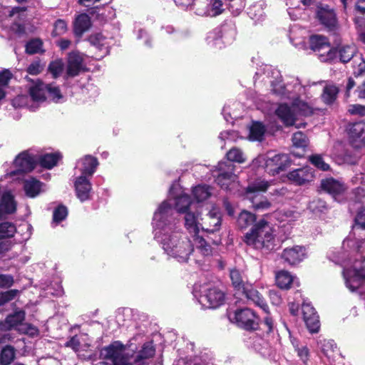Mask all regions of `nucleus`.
I'll return each mask as SVG.
<instances>
[{
    "label": "nucleus",
    "mask_w": 365,
    "mask_h": 365,
    "mask_svg": "<svg viewBox=\"0 0 365 365\" xmlns=\"http://www.w3.org/2000/svg\"><path fill=\"white\" fill-rule=\"evenodd\" d=\"M255 77H262V81L270 83L273 93L292 101L291 107L281 103L275 110L277 116L286 126L295 125L299 117L313 113L312 106L302 99L303 96L307 97V88L301 85L298 78H292L284 85L282 83L279 71L269 65H265L257 72Z\"/></svg>",
    "instance_id": "1"
},
{
    "label": "nucleus",
    "mask_w": 365,
    "mask_h": 365,
    "mask_svg": "<svg viewBox=\"0 0 365 365\" xmlns=\"http://www.w3.org/2000/svg\"><path fill=\"white\" fill-rule=\"evenodd\" d=\"M152 225L154 238L164 252L180 263L187 262L195 245L176 227L171 206L167 201L163 202L154 212Z\"/></svg>",
    "instance_id": "2"
},
{
    "label": "nucleus",
    "mask_w": 365,
    "mask_h": 365,
    "mask_svg": "<svg viewBox=\"0 0 365 365\" xmlns=\"http://www.w3.org/2000/svg\"><path fill=\"white\" fill-rule=\"evenodd\" d=\"M356 200L365 204V190L357 187L355 190ZM365 236V209L361 210L355 217V225L352 227V233L344 241V247H348L356 252L358 257L351 263V259L338 262L344 264L343 275L346 287L351 292L358 291L365 299V239L356 238Z\"/></svg>",
    "instance_id": "3"
},
{
    "label": "nucleus",
    "mask_w": 365,
    "mask_h": 365,
    "mask_svg": "<svg viewBox=\"0 0 365 365\" xmlns=\"http://www.w3.org/2000/svg\"><path fill=\"white\" fill-rule=\"evenodd\" d=\"M245 242L265 253L274 250L278 246L274 227L264 219L259 220L252 225L245 236Z\"/></svg>",
    "instance_id": "4"
},
{
    "label": "nucleus",
    "mask_w": 365,
    "mask_h": 365,
    "mask_svg": "<svg viewBox=\"0 0 365 365\" xmlns=\"http://www.w3.org/2000/svg\"><path fill=\"white\" fill-rule=\"evenodd\" d=\"M46 93H48L49 97L56 103L63 99V96L58 87L37 81L30 87L29 96H18L12 101V105L16 108L26 107L31 110H35L46 100Z\"/></svg>",
    "instance_id": "5"
},
{
    "label": "nucleus",
    "mask_w": 365,
    "mask_h": 365,
    "mask_svg": "<svg viewBox=\"0 0 365 365\" xmlns=\"http://www.w3.org/2000/svg\"><path fill=\"white\" fill-rule=\"evenodd\" d=\"M184 215V225L187 231L192 235L195 245L197 250L205 256L212 254V249L211 246L199 235L202 227V219L200 217V206L195 209L187 212Z\"/></svg>",
    "instance_id": "6"
},
{
    "label": "nucleus",
    "mask_w": 365,
    "mask_h": 365,
    "mask_svg": "<svg viewBox=\"0 0 365 365\" xmlns=\"http://www.w3.org/2000/svg\"><path fill=\"white\" fill-rule=\"evenodd\" d=\"M235 165L227 161H220L214 170L212 175L216 183L222 189L234 191L239 187L237 176L234 173Z\"/></svg>",
    "instance_id": "7"
},
{
    "label": "nucleus",
    "mask_w": 365,
    "mask_h": 365,
    "mask_svg": "<svg viewBox=\"0 0 365 365\" xmlns=\"http://www.w3.org/2000/svg\"><path fill=\"white\" fill-rule=\"evenodd\" d=\"M94 365H129L125 356V347L119 341L101 349L100 361Z\"/></svg>",
    "instance_id": "8"
},
{
    "label": "nucleus",
    "mask_w": 365,
    "mask_h": 365,
    "mask_svg": "<svg viewBox=\"0 0 365 365\" xmlns=\"http://www.w3.org/2000/svg\"><path fill=\"white\" fill-rule=\"evenodd\" d=\"M269 186V182L259 179L251 182L246 188L245 196L251 201L255 210H267L271 207V203L267 199L259 195L260 192L267 191Z\"/></svg>",
    "instance_id": "9"
},
{
    "label": "nucleus",
    "mask_w": 365,
    "mask_h": 365,
    "mask_svg": "<svg viewBox=\"0 0 365 365\" xmlns=\"http://www.w3.org/2000/svg\"><path fill=\"white\" fill-rule=\"evenodd\" d=\"M166 201L170 205L171 208H173V204L170 201H173L175 208L180 214H185L198 207L197 203L191 200L190 197L184 192L182 187L178 183H173L171 185L169 190L168 199L163 202ZM172 210L173 211V209ZM173 217H174L173 215Z\"/></svg>",
    "instance_id": "10"
},
{
    "label": "nucleus",
    "mask_w": 365,
    "mask_h": 365,
    "mask_svg": "<svg viewBox=\"0 0 365 365\" xmlns=\"http://www.w3.org/2000/svg\"><path fill=\"white\" fill-rule=\"evenodd\" d=\"M199 292L198 301L205 308L215 309L225 302V292L216 286L205 284L200 287Z\"/></svg>",
    "instance_id": "11"
},
{
    "label": "nucleus",
    "mask_w": 365,
    "mask_h": 365,
    "mask_svg": "<svg viewBox=\"0 0 365 365\" xmlns=\"http://www.w3.org/2000/svg\"><path fill=\"white\" fill-rule=\"evenodd\" d=\"M230 322L247 331L255 330L259 326V319L249 308L237 309L227 314Z\"/></svg>",
    "instance_id": "12"
},
{
    "label": "nucleus",
    "mask_w": 365,
    "mask_h": 365,
    "mask_svg": "<svg viewBox=\"0 0 365 365\" xmlns=\"http://www.w3.org/2000/svg\"><path fill=\"white\" fill-rule=\"evenodd\" d=\"M235 30L232 25H224L209 32L206 37L207 44L221 48L225 43H230L235 36Z\"/></svg>",
    "instance_id": "13"
},
{
    "label": "nucleus",
    "mask_w": 365,
    "mask_h": 365,
    "mask_svg": "<svg viewBox=\"0 0 365 365\" xmlns=\"http://www.w3.org/2000/svg\"><path fill=\"white\" fill-rule=\"evenodd\" d=\"M309 43L311 48L319 53L322 61H331L336 56V51L331 48L327 38L324 36H312L309 38Z\"/></svg>",
    "instance_id": "14"
},
{
    "label": "nucleus",
    "mask_w": 365,
    "mask_h": 365,
    "mask_svg": "<svg viewBox=\"0 0 365 365\" xmlns=\"http://www.w3.org/2000/svg\"><path fill=\"white\" fill-rule=\"evenodd\" d=\"M321 186L334 200L342 202L346 199L347 187L339 180L332 178H327L322 181Z\"/></svg>",
    "instance_id": "15"
},
{
    "label": "nucleus",
    "mask_w": 365,
    "mask_h": 365,
    "mask_svg": "<svg viewBox=\"0 0 365 365\" xmlns=\"http://www.w3.org/2000/svg\"><path fill=\"white\" fill-rule=\"evenodd\" d=\"M225 11L222 0H206L205 2H198L195 7V14L200 16L216 17Z\"/></svg>",
    "instance_id": "16"
},
{
    "label": "nucleus",
    "mask_w": 365,
    "mask_h": 365,
    "mask_svg": "<svg viewBox=\"0 0 365 365\" xmlns=\"http://www.w3.org/2000/svg\"><path fill=\"white\" fill-rule=\"evenodd\" d=\"M36 164V160L34 156L27 151H24L19 154L14 161L15 169L6 173V175L11 177L15 176L19 173H26L31 171Z\"/></svg>",
    "instance_id": "17"
},
{
    "label": "nucleus",
    "mask_w": 365,
    "mask_h": 365,
    "mask_svg": "<svg viewBox=\"0 0 365 365\" xmlns=\"http://www.w3.org/2000/svg\"><path fill=\"white\" fill-rule=\"evenodd\" d=\"M351 144L355 148L365 145V123H351L346 128Z\"/></svg>",
    "instance_id": "18"
},
{
    "label": "nucleus",
    "mask_w": 365,
    "mask_h": 365,
    "mask_svg": "<svg viewBox=\"0 0 365 365\" xmlns=\"http://www.w3.org/2000/svg\"><path fill=\"white\" fill-rule=\"evenodd\" d=\"M289 158L286 154L267 153V171L274 175L289 165Z\"/></svg>",
    "instance_id": "19"
},
{
    "label": "nucleus",
    "mask_w": 365,
    "mask_h": 365,
    "mask_svg": "<svg viewBox=\"0 0 365 365\" xmlns=\"http://www.w3.org/2000/svg\"><path fill=\"white\" fill-rule=\"evenodd\" d=\"M221 227V214L217 207L212 210L202 219L201 230L207 233H214L220 230Z\"/></svg>",
    "instance_id": "20"
},
{
    "label": "nucleus",
    "mask_w": 365,
    "mask_h": 365,
    "mask_svg": "<svg viewBox=\"0 0 365 365\" xmlns=\"http://www.w3.org/2000/svg\"><path fill=\"white\" fill-rule=\"evenodd\" d=\"M287 176L292 183L302 185L314 180V172L309 166H305L289 172Z\"/></svg>",
    "instance_id": "21"
},
{
    "label": "nucleus",
    "mask_w": 365,
    "mask_h": 365,
    "mask_svg": "<svg viewBox=\"0 0 365 365\" xmlns=\"http://www.w3.org/2000/svg\"><path fill=\"white\" fill-rule=\"evenodd\" d=\"M302 312L303 319L309 331L311 333L318 332L320 324L319 316L317 315L314 308L309 303L303 302L302 306Z\"/></svg>",
    "instance_id": "22"
},
{
    "label": "nucleus",
    "mask_w": 365,
    "mask_h": 365,
    "mask_svg": "<svg viewBox=\"0 0 365 365\" xmlns=\"http://www.w3.org/2000/svg\"><path fill=\"white\" fill-rule=\"evenodd\" d=\"M90 178L91 177H86V175H79L75 178V191L78 199L81 202L86 201L91 197L92 185Z\"/></svg>",
    "instance_id": "23"
},
{
    "label": "nucleus",
    "mask_w": 365,
    "mask_h": 365,
    "mask_svg": "<svg viewBox=\"0 0 365 365\" xmlns=\"http://www.w3.org/2000/svg\"><path fill=\"white\" fill-rule=\"evenodd\" d=\"M306 257L307 252L305 247L299 245L287 247L282 253V258L291 265L299 264Z\"/></svg>",
    "instance_id": "24"
},
{
    "label": "nucleus",
    "mask_w": 365,
    "mask_h": 365,
    "mask_svg": "<svg viewBox=\"0 0 365 365\" xmlns=\"http://www.w3.org/2000/svg\"><path fill=\"white\" fill-rule=\"evenodd\" d=\"M155 354V349L151 343H145L142 349L138 351L133 359L127 357V363L129 365H148L147 360Z\"/></svg>",
    "instance_id": "25"
},
{
    "label": "nucleus",
    "mask_w": 365,
    "mask_h": 365,
    "mask_svg": "<svg viewBox=\"0 0 365 365\" xmlns=\"http://www.w3.org/2000/svg\"><path fill=\"white\" fill-rule=\"evenodd\" d=\"M320 23L329 30H334L337 26V20L334 10L328 6H319L317 13Z\"/></svg>",
    "instance_id": "26"
},
{
    "label": "nucleus",
    "mask_w": 365,
    "mask_h": 365,
    "mask_svg": "<svg viewBox=\"0 0 365 365\" xmlns=\"http://www.w3.org/2000/svg\"><path fill=\"white\" fill-rule=\"evenodd\" d=\"M98 165V163L96 158L86 155L77 161L76 170L80 173V175L91 178L96 172Z\"/></svg>",
    "instance_id": "27"
},
{
    "label": "nucleus",
    "mask_w": 365,
    "mask_h": 365,
    "mask_svg": "<svg viewBox=\"0 0 365 365\" xmlns=\"http://www.w3.org/2000/svg\"><path fill=\"white\" fill-rule=\"evenodd\" d=\"M25 312L22 310L16 311L14 314L9 315L4 322H0V330L15 329L18 331L20 324H24Z\"/></svg>",
    "instance_id": "28"
},
{
    "label": "nucleus",
    "mask_w": 365,
    "mask_h": 365,
    "mask_svg": "<svg viewBox=\"0 0 365 365\" xmlns=\"http://www.w3.org/2000/svg\"><path fill=\"white\" fill-rule=\"evenodd\" d=\"M83 57L77 52H71L68 57L66 68L67 75L70 77H74L79 74L83 69Z\"/></svg>",
    "instance_id": "29"
},
{
    "label": "nucleus",
    "mask_w": 365,
    "mask_h": 365,
    "mask_svg": "<svg viewBox=\"0 0 365 365\" xmlns=\"http://www.w3.org/2000/svg\"><path fill=\"white\" fill-rule=\"evenodd\" d=\"M242 291L248 300L259 307L265 313H268V305L259 292L254 289L251 284H248Z\"/></svg>",
    "instance_id": "30"
},
{
    "label": "nucleus",
    "mask_w": 365,
    "mask_h": 365,
    "mask_svg": "<svg viewBox=\"0 0 365 365\" xmlns=\"http://www.w3.org/2000/svg\"><path fill=\"white\" fill-rule=\"evenodd\" d=\"M276 284L282 289H289L293 284L299 286V282L295 276L285 270H281L276 273Z\"/></svg>",
    "instance_id": "31"
},
{
    "label": "nucleus",
    "mask_w": 365,
    "mask_h": 365,
    "mask_svg": "<svg viewBox=\"0 0 365 365\" xmlns=\"http://www.w3.org/2000/svg\"><path fill=\"white\" fill-rule=\"evenodd\" d=\"M43 185L39 180L29 178L24 182V190L27 197L34 198L43 191Z\"/></svg>",
    "instance_id": "32"
},
{
    "label": "nucleus",
    "mask_w": 365,
    "mask_h": 365,
    "mask_svg": "<svg viewBox=\"0 0 365 365\" xmlns=\"http://www.w3.org/2000/svg\"><path fill=\"white\" fill-rule=\"evenodd\" d=\"M89 42L101 52V54L99 56L100 58L109 53L110 43L101 34L91 35L89 37Z\"/></svg>",
    "instance_id": "33"
},
{
    "label": "nucleus",
    "mask_w": 365,
    "mask_h": 365,
    "mask_svg": "<svg viewBox=\"0 0 365 365\" xmlns=\"http://www.w3.org/2000/svg\"><path fill=\"white\" fill-rule=\"evenodd\" d=\"M212 187L207 185H197L192 187V194L200 206L199 203L208 199L212 195Z\"/></svg>",
    "instance_id": "34"
},
{
    "label": "nucleus",
    "mask_w": 365,
    "mask_h": 365,
    "mask_svg": "<svg viewBox=\"0 0 365 365\" xmlns=\"http://www.w3.org/2000/svg\"><path fill=\"white\" fill-rule=\"evenodd\" d=\"M230 277L232 286L237 290L242 291L248 284L243 272L238 269H231L230 271Z\"/></svg>",
    "instance_id": "35"
},
{
    "label": "nucleus",
    "mask_w": 365,
    "mask_h": 365,
    "mask_svg": "<svg viewBox=\"0 0 365 365\" xmlns=\"http://www.w3.org/2000/svg\"><path fill=\"white\" fill-rule=\"evenodd\" d=\"M90 26L89 16L86 14H80L74 22V32L76 35L81 36L89 29Z\"/></svg>",
    "instance_id": "36"
},
{
    "label": "nucleus",
    "mask_w": 365,
    "mask_h": 365,
    "mask_svg": "<svg viewBox=\"0 0 365 365\" xmlns=\"http://www.w3.org/2000/svg\"><path fill=\"white\" fill-rule=\"evenodd\" d=\"M265 133L264 126L259 122H253L249 128L248 139L251 141H261Z\"/></svg>",
    "instance_id": "37"
},
{
    "label": "nucleus",
    "mask_w": 365,
    "mask_h": 365,
    "mask_svg": "<svg viewBox=\"0 0 365 365\" xmlns=\"http://www.w3.org/2000/svg\"><path fill=\"white\" fill-rule=\"evenodd\" d=\"M61 158L59 153H46L39 158V163L42 167L51 169L56 165Z\"/></svg>",
    "instance_id": "38"
},
{
    "label": "nucleus",
    "mask_w": 365,
    "mask_h": 365,
    "mask_svg": "<svg viewBox=\"0 0 365 365\" xmlns=\"http://www.w3.org/2000/svg\"><path fill=\"white\" fill-rule=\"evenodd\" d=\"M338 93L339 89L335 85L327 83L323 88L322 100L325 103L331 104L336 100Z\"/></svg>",
    "instance_id": "39"
},
{
    "label": "nucleus",
    "mask_w": 365,
    "mask_h": 365,
    "mask_svg": "<svg viewBox=\"0 0 365 365\" xmlns=\"http://www.w3.org/2000/svg\"><path fill=\"white\" fill-rule=\"evenodd\" d=\"M275 215L278 220L287 223L297 220L300 216L299 212L291 209L281 210L277 212Z\"/></svg>",
    "instance_id": "40"
},
{
    "label": "nucleus",
    "mask_w": 365,
    "mask_h": 365,
    "mask_svg": "<svg viewBox=\"0 0 365 365\" xmlns=\"http://www.w3.org/2000/svg\"><path fill=\"white\" fill-rule=\"evenodd\" d=\"M357 48L354 45H346L339 48L338 53L340 61L343 63L349 61L356 53Z\"/></svg>",
    "instance_id": "41"
},
{
    "label": "nucleus",
    "mask_w": 365,
    "mask_h": 365,
    "mask_svg": "<svg viewBox=\"0 0 365 365\" xmlns=\"http://www.w3.org/2000/svg\"><path fill=\"white\" fill-rule=\"evenodd\" d=\"M15 349L11 346H6L0 353V365H9L14 360Z\"/></svg>",
    "instance_id": "42"
},
{
    "label": "nucleus",
    "mask_w": 365,
    "mask_h": 365,
    "mask_svg": "<svg viewBox=\"0 0 365 365\" xmlns=\"http://www.w3.org/2000/svg\"><path fill=\"white\" fill-rule=\"evenodd\" d=\"M319 346H320L323 353L328 357L334 356V354L336 351H337V347L336 344L333 340L331 339H324L319 342Z\"/></svg>",
    "instance_id": "43"
},
{
    "label": "nucleus",
    "mask_w": 365,
    "mask_h": 365,
    "mask_svg": "<svg viewBox=\"0 0 365 365\" xmlns=\"http://www.w3.org/2000/svg\"><path fill=\"white\" fill-rule=\"evenodd\" d=\"M256 217L254 214L243 210L240 212V214L238 216L237 218V224L241 228H245L250 225L253 224V222L255 221Z\"/></svg>",
    "instance_id": "44"
},
{
    "label": "nucleus",
    "mask_w": 365,
    "mask_h": 365,
    "mask_svg": "<svg viewBox=\"0 0 365 365\" xmlns=\"http://www.w3.org/2000/svg\"><path fill=\"white\" fill-rule=\"evenodd\" d=\"M227 162L242 163L246 160L244 153L238 148H232L227 153Z\"/></svg>",
    "instance_id": "45"
},
{
    "label": "nucleus",
    "mask_w": 365,
    "mask_h": 365,
    "mask_svg": "<svg viewBox=\"0 0 365 365\" xmlns=\"http://www.w3.org/2000/svg\"><path fill=\"white\" fill-rule=\"evenodd\" d=\"M353 73L355 76H359L365 73V60L361 56L354 57L352 62Z\"/></svg>",
    "instance_id": "46"
},
{
    "label": "nucleus",
    "mask_w": 365,
    "mask_h": 365,
    "mask_svg": "<svg viewBox=\"0 0 365 365\" xmlns=\"http://www.w3.org/2000/svg\"><path fill=\"white\" fill-rule=\"evenodd\" d=\"M309 160L314 166L322 171H327L330 169L329 165L324 161L321 155H312L309 157Z\"/></svg>",
    "instance_id": "47"
},
{
    "label": "nucleus",
    "mask_w": 365,
    "mask_h": 365,
    "mask_svg": "<svg viewBox=\"0 0 365 365\" xmlns=\"http://www.w3.org/2000/svg\"><path fill=\"white\" fill-rule=\"evenodd\" d=\"M64 68V63L61 59H56L51 61L48 65V71L53 78H56L61 76Z\"/></svg>",
    "instance_id": "48"
},
{
    "label": "nucleus",
    "mask_w": 365,
    "mask_h": 365,
    "mask_svg": "<svg viewBox=\"0 0 365 365\" xmlns=\"http://www.w3.org/2000/svg\"><path fill=\"white\" fill-rule=\"evenodd\" d=\"M16 232V228L11 222H3L0 224V239L11 237Z\"/></svg>",
    "instance_id": "49"
},
{
    "label": "nucleus",
    "mask_w": 365,
    "mask_h": 365,
    "mask_svg": "<svg viewBox=\"0 0 365 365\" xmlns=\"http://www.w3.org/2000/svg\"><path fill=\"white\" fill-rule=\"evenodd\" d=\"M11 77L12 74L9 70H4L0 73V100L4 98L6 94L4 89Z\"/></svg>",
    "instance_id": "50"
},
{
    "label": "nucleus",
    "mask_w": 365,
    "mask_h": 365,
    "mask_svg": "<svg viewBox=\"0 0 365 365\" xmlns=\"http://www.w3.org/2000/svg\"><path fill=\"white\" fill-rule=\"evenodd\" d=\"M18 331L21 334H27L31 337L38 335V329L35 326L29 323L20 324L18 327Z\"/></svg>",
    "instance_id": "51"
},
{
    "label": "nucleus",
    "mask_w": 365,
    "mask_h": 365,
    "mask_svg": "<svg viewBox=\"0 0 365 365\" xmlns=\"http://www.w3.org/2000/svg\"><path fill=\"white\" fill-rule=\"evenodd\" d=\"M240 136L239 133L235 130H226L221 132L219 135V139L222 142H235Z\"/></svg>",
    "instance_id": "52"
},
{
    "label": "nucleus",
    "mask_w": 365,
    "mask_h": 365,
    "mask_svg": "<svg viewBox=\"0 0 365 365\" xmlns=\"http://www.w3.org/2000/svg\"><path fill=\"white\" fill-rule=\"evenodd\" d=\"M43 43L39 39L30 41L26 46V51L29 54L39 53L42 51Z\"/></svg>",
    "instance_id": "53"
},
{
    "label": "nucleus",
    "mask_w": 365,
    "mask_h": 365,
    "mask_svg": "<svg viewBox=\"0 0 365 365\" xmlns=\"http://www.w3.org/2000/svg\"><path fill=\"white\" fill-rule=\"evenodd\" d=\"M293 145L297 148H305L308 145L307 136L302 132H297L292 137Z\"/></svg>",
    "instance_id": "54"
},
{
    "label": "nucleus",
    "mask_w": 365,
    "mask_h": 365,
    "mask_svg": "<svg viewBox=\"0 0 365 365\" xmlns=\"http://www.w3.org/2000/svg\"><path fill=\"white\" fill-rule=\"evenodd\" d=\"M68 215L67 208L61 205L55 209L53 214V221L54 223H58L63 220Z\"/></svg>",
    "instance_id": "55"
},
{
    "label": "nucleus",
    "mask_w": 365,
    "mask_h": 365,
    "mask_svg": "<svg viewBox=\"0 0 365 365\" xmlns=\"http://www.w3.org/2000/svg\"><path fill=\"white\" fill-rule=\"evenodd\" d=\"M67 31V24L65 21L58 19L57 20L53 26V30L52 35L53 36H58L64 34Z\"/></svg>",
    "instance_id": "56"
},
{
    "label": "nucleus",
    "mask_w": 365,
    "mask_h": 365,
    "mask_svg": "<svg viewBox=\"0 0 365 365\" xmlns=\"http://www.w3.org/2000/svg\"><path fill=\"white\" fill-rule=\"evenodd\" d=\"M19 293L17 289H10L9 291L0 293V306L14 299Z\"/></svg>",
    "instance_id": "57"
},
{
    "label": "nucleus",
    "mask_w": 365,
    "mask_h": 365,
    "mask_svg": "<svg viewBox=\"0 0 365 365\" xmlns=\"http://www.w3.org/2000/svg\"><path fill=\"white\" fill-rule=\"evenodd\" d=\"M292 344L295 347V350L297 352L298 356L303 361L304 364H307L309 360V349L305 346H299L297 344L292 342Z\"/></svg>",
    "instance_id": "58"
},
{
    "label": "nucleus",
    "mask_w": 365,
    "mask_h": 365,
    "mask_svg": "<svg viewBox=\"0 0 365 365\" xmlns=\"http://www.w3.org/2000/svg\"><path fill=\"white\" fill-rule=\"evenodd\" d=\"M267 155H259L257 158H255L252 163L251 166L253 168H264L267 170Z\"/></svg>",
    "instance_id": "59"
},
{
    "label": "nucleus",
    "mask_w": 365,
    "mask_h": 365,
    "mask_svg": "<svg viewBox=\"0 0 365 365\" xmlns=\"http://www.w3.org/2000/svg\"><path fill=\"white\" fill-rule=\"evenodd\" d=\"M348 112L351 115L364 116L365 115V106L359 104H353L348 106Z\"/></svg>",
    "instance_id": "60"
},
{
    "label": "nucleus",
    "mask_w": 365,
    "mask_h": 365,
    "mask_svg": "<svg viewBox=\"0 0 365 365\" xmlns=\"http://www.w3.org/2000/svg\"><path fill=\"white\" fill-rule=\"evenodd\" d=\"M14 282V277L11 274H0V287L9 288L13 285Z\"/></svg>",
    "instance_id": "61"
},
{
    "label": "nucleus",
    "mask_w": 365,
    "mask_h": 365,
    "mask_svg": "<svg viewBox=\"0 0 365 365\" xmlns=\"http://www.w3.org/2000/svg\"><path fill=\"white\" fill-rule=\"evenodd\" d=\"M222 115L224 116L225 120L229 123H232L233 120L239 117L238 115H237L235 113L231 114L230 108V106H227L223 108Z\"/></svg>",
    "instance_id": "62"
},
{
    "label": "nucleus",
    "mask_w": 365,
    "mask_h": 365,
    "mask_svg": "<svg viewBox=\"0 0 365 365\" xmlns=\"http://www.w3.org/2000/svg\"><path fill=\"white\" fill-rule=\"evenodd\" d=\"M42 70V67L38 61L33 62L27 68V72L31 75H37Z\"/></svg>",
    "instance_id": "63"
},
{
    "label": "nucleus",
    "mask_w": 365,
    "mask_h": 365,
    "mask_svg": "<svg viewBox=\"0 0 365 365\" xmlns=\"http://www.w3.org/2000/svg\"><path fill=\"white\" fill-rule=\"evenodd\" d=\"M66 347L71 348L74 351H78L80 347V341L76 336H72L66 344Z\"/></svg>",
    "instance_id": "64"
}]
</instances>
